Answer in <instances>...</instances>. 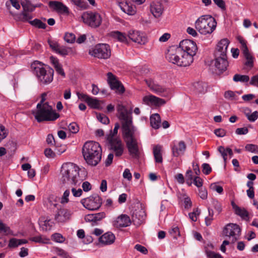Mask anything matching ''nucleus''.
<instances>
[{"instance_id":"9d476101","label":"nucleus","mask_w":258,"mask_h":258,"mask_svg":"<svg viewBox=\"0 0 258 258\" xmlns=\"http://www.w3.org/2000/svg\"><path fill=\"white\" fill-rule=\"evenodd\" d=\"M241 229L239 226L236 224L229 223L224 227L223 234L229 238H231L232 242H235L240 236Z\"/></svg>"},{"instance_id":"2eb2a0df","label":"nucleus","mask_w":258,"mask_h":258,"mask_svg":"<svg viewBox=\"0 0 258 258\" xmlns=\"http://www.w3.org/2000/svg\"><path fill=\"white\" fill-rule=\"evenodd\" d=\"M239 42L241 45V49L244 57L246 59L245 62V65L249 68H252L253 66V57L249 52L248 48L246 46V41L242 39H239Z\"/></svg>"},{"instance_id":"cd10ccee","label":"nucleus","mask_w":258,"mask_h":258,"mask_svg":"<svg viewBox=\"0 0 258 258\" xmlns=\"http://www.w3.org/2000/svg\"><path fill=\"white\" fill-rule=\"evenodd\" d=\"M161 150L162 146L159 145H156L153 148V152L156 163H161L163 161Z\"/></svg>"},{"instance_id":"37998d69","label":"nucleus","mask_w":258,"mask_h":258,"mask_svg":"<svg viewBox=\"0 0 258 258\" xmlns=\"http://www.w3.org/2000/svg\"><path fill=\"white\" fill-rule=\"evenodd\" d=\"M48 43L50 47L55 52L57 51L59 47L60 46L58 42L55 40L48 39Z\"/></svg>"},{"instance_id":"72a5a7b5","label":"nucleus","mask_w":258,"mask_h":258,"mask_svg":"<svg viewBox=\"0 0 258 258\" xmlns=\"http://www.w3.org/2000/svg\"><path fill=\"white\" fill-rule=\"evenodd\" d=\"M234 82H240L242 83L247 82L249 80V76L247 75H241L239 74H235L233 78Z\"/></svg>"},{"instance_id":"39448f33","label":"nucleus","mask_w":258,"mask_h":258,"mask_svg":"<svg viewBox=\"0 0 258 258\" xmlns=\"http://www.w3.org/2000/svg\"><path fill=\"white\" fill-rule=\"evenodd\" d=\"M31 69L41 84L47 85L53 81L54 71L52 69L44 67L43 64L38 61L31 64Z\"/></svg>"},{"instance_id":"f3484780","label":"nucleus","mask_w":258,"mask_h":258,"mask_svg":"<svg viewBox=\"0 0 258 258\" xmlns=\"http://www.w3.org/2000/svg\"><path fill=\"white\" fill-rule=\"evenodd\" d=\"M131 221L128 216L122 214L113 221V225L116 228L126 227L130 225Z\"/></svg>"},{"instance_id":"f03ea898","label":"nucleus","mask_w":258,"mask_h":258,"mask_svg":"<svg viewBox=\"0 0 258 258\" xmlns=\"http://www.w3.org/2000/svg\"><path fill=\"white\" fill-rule=\"evenodd\" d=\"M117 117L121 122L122 137L126 143L129 153L132 157L139 156L138 142L135 137L136 128L133 124L132 112L128 111L122 104L117 106Z\"/></svg>"},{"instance_id":"4d7b16f0","label":"nucleus","mask_w":258,"mask_h":258,"mask_svg":"<svg viewBox=\"0 0 258 258\" xmlns=\"http://www.w3.org/2000/svg\"><path fill=\"white\" fill-rule=\"evenodd\" d=\"M135 248L141 252V253L144 254H147L148 253V250L144 246H142L140 244H136L135 246Z\"/></svg>"},{"instance_id":"4be33fe9","label":"nucleus","mask_w":258,"mask_h":258,"mask_svg":"<svg viewBox=\"0 0 258 258\" xmlns=\"http://www.w3.org/2000/svg\"><path fill=\"white\" fill-rule=\"evenodd\" d=\"M163 6L161 3L152 2L150 6L151 12L156 18H159L163 13Z\"/></svg>"},{"instance_id":"4c0bfd02","label":"nucleus","mask_w":258,"mask_h":258,"mask_svg":"<svg viewBox=\"0 0 258 258\" xmlns=\"http://www.w3.org/2000/svg\"><path fill=\"white\" fill-rule=\"evenodd\" d=\"M71 48H67L65 46H60L58 49V50H57V51L56 52V53L63 56H65L67 55H68L69 52L71 51Z\"/></svg>"},{"instance_id":"bb28decb","label":"nucleus","mask_w":258,"mask_h":258,"mask_svg":"<svg viewBox=\"0 0 258 258\" xmlns=\"http://www.w3.org/2000/svg\"><path fill=\"white\" fill-rule=\"evenodd\" d=\"M120 7L123 12L128 15H133L136 12V7L127 2L120 3Z\"/></svg>"},{"instance_id":"a878e982","label":"nucleus","mask_w":258,"mask_h":258,"mask_svg":"<svg viewBox=\"0 0 258 258\" xmlns=\"http://www.w3.org/2000/svg\"><path fill=\"white\" fill-rule=\"evenodd\" d=\"M146 217L145 211L143 209H140L134 213L133 215V220L137 223V224L140 225L144 222Z\"/></svg>"},{"instance_id":"338daca9","label":"nucleus","mask_w":258,"mask_h":258,"mask_svg":"<svg viewBox=\"0 0 258 258\" xmlns=\"http://www.w3.org/2000/svg\"><path fill=\"white\" fill-rule=\"evenodd\" d=\"M192 183L198 187H202L203 185V180L199 176H196L194 178Z\"/></svg>"},{"instance_id":"4468645a","label":"nucleus","mask_w":258,"mask_h":258,"mask_svg":"<svg viewBox=\"0 0 258 258\" xmlns=\"http://www.w3.org/2000/svg\"><path fill=\"white\" fill-rule=\"evenodd\" d=\"M229 44V41L227 39L225 38L221 40L217 44L216 50L215 51V56H227V48Z\"/></svg>"},{"instance_id":"c756f323","label":"nucleus","mask_w":258,"mask_h":258,"mask_svg":"<svg viewBox=\"0 0 258 258\" xmlns=\"http://www.w3.org/2000/svg\"><path fill=\"white\" fill-rule=\"evenodd\" d=\"M31 12L29 11H22L17 15L18 19L23 22H29V20H31L33 17Z\"/></svg>"},{"instance_id":"412c9836","label":"nucleus","mask_w":258,"mask_h":258,"mask_svg":"<svg viewBox=\"0 0 258 258\" xmlns=\"http://www.w3.org/2000/svg\"><path fill=\"white\" fill-rule=\"evenodd\" d=\"M49 5L58 13L64 14H68L69 13L68 7L61 2L51 1L49 2Z\"/></svg>"},{"instance_id":"6e6552de","label":"nucleus","mask_w":258,"mask_h":258,"mask_svg":"<svg viewBox=\"0 0 258 258\" xmlns=\"http://www.w3.org/2000/svg\"><path fill=\"white\" fill-rule=\"evenodd\" d=\"M89 54L99 59H106L111 56V49L109 45L99 43L90 49Z\"/></svg>"},{"instance_id":"69168bd1","label":"nucleus","mask_w":258,"mask_h":258,"mask_svg":"<svg viewBox=\"0 0 258 258\" xmlns=\"http://www.w3.org/2000/svg\"><path fill=\"white\" fill-rule=\"evenodd\" d=\"M56 72L58 75H61L63 78L66 77L65 73L64 72L63 69L62 68L61 64H59L58 66H56L54 68Z\"/></svg>"},{"instance_id":"1a4fd4ad","label":"nucleus","mask_w":258,"mask_h":258,"mask_svg":"<svg viewBox=\"0 0 258 258\" xmlns=\"http://www.w3.org/2000/svg\"><path fill=\"white\" fill-rule=\"evenodd\" d=\"M82 18L83 22L92 28L98 27L101 24L102 19L97 13L86 12L83 14Z\"/></svg>"},{"instance_id":"aec40b11","label":"nucleus","mask_w":258,"mask_h":258,"mask_svg":"<svg viewBox=\"0 0 258 258\" xmlns=\"http://www.w3.org/2000/svg\"><path fill=\"white\" fill-rule=\"evenodd\" d=\"M143 101L147 105H154L156 106H161L165 104V100L157 97L153 95H149L145 96L143 99Z\"/></svg>"},{"instance_id":"6ab92c4d","label":"nucleus","mask_w":258,"mask_h":258,"mask_svg":"<svg viewBox=\"0 0 258 258\" xmlns=\"http://www.w3.org/2000/svg\"><path fill=\"white\" fill-rule=\"evenodd\" d=\"M215 66L220 72H223L227 70L229 65L227 56H215Z\"/></svg>"},{"instance_id":"c03bdc74","label":"nucleus","mask_w":258,"mask_h":258,"mask_svg":"<svg viewBox=\"0 0 258 258\" xmlns=\"http://www.w3.org/2000/svg\"><path fill=\"white\" fill-rule=\"evenodd\" d=\"M170 234L173 238L177 239V237L180 236V231L178 227H173L169 231Z\"/></svg>"},{"instance_id":"7c9ffc66","label":"nucleus","mask_w":258,"mask_h":258,"mask_svg":"<svg viewBox=\"0 0 258 258\" xmlns=\"http://www.w3.org/2000/svg\"><path fill=\"white\" fill-rule=\"evenodd\" d=\"M110 35L122 42H127V37L124 33H121L119 31H114L110 33Z\"/></svg>"},{"instance_id":"b1692460","label":"nucleus","mask_w":258,"mask_h":258,"mask_svg":"<svg viewBox=\"0 0 258 258\" xmlns=\"http://www.w3.org/2000/svg\"><path fill=\"white\" fill-rule=\"evenodd\" d=\"M146 84L154 92L161 95L166 92V89L158 84H155L151 80H146Z\"/></svg>"},{"instance_id":"e2e57ef3","label":"nucleus","mask_w":258,"mask_h":258,"mask_svg":"<svg viewBox=\"0 0 258 258\" xmlns=\"http://www.w3.org/2000/svg\"><path fill=\"white\" fill-rule=\"evenodd\" d=\"M207 255L208 258H223L221 254L211 251H207Z\"/></svg>"},{"instance_id":"5701e85b","label":"nucleus","mask_w":258,"mask_h":258,"mask_svg":"<svg viewBox=\"0 0 258 258\" xmlns=\"http://www.w3.org/2000/svg\"><path fill=\"white\" fill-rule=\"evenodd\" d=\"M186 149V145L182 141H180L177 145H174L172 147V152L173 156L178 157L183 154Z\"/></svg>"},{"instance_id":"9b49d317","label":"nucleus","mask_w":258,"mask_h":258,"mask_svg":"<svg viewBox=\"0 0 258 258\" xmlns=\"http://www.w3.org/2000/svg\"><path fill=\"white\" fill-rule=\"evenodd\" d=\"M81 202L86 209L93 211L98 210L101 207L102 199L99 196L96 195L83 199Z\"/></svg>"},{"instance_id":"ddd939ff","label":"nucleus","mask_w":258,"mask_h":258,"mask_svg":"<svg viewBox=\"0 0 258 258\" xmlns=\"http://www.w3.org/2000/svg\"><path fill=\"white\" fill-rule=\"evenodd\" d=\"M107 76V82L110 88L115 90L117 93H123L125 91L124 87L121 82L117 79L115 76L110 72L108 73Z\"/></svg>"},{"instance_id":"09e8293b","label":"nucleus","mask_w":258,"mask_h":258,"mask_svg":"<svg viewBox=\"0 0 258 258\" xmlns=\"http://www.w3.org/2000/svg\"><path fill=\"white\" fill-rule=\"evenodd\" d=\"M212 205L214 209L217 212L218 214H219L222 210V206L221 204L217 200L212 201Z\"/></svg>"},{"instance_id":"603ef678","label":"nucleus","mask_w":258,"mask_h":258,"mask_svg":"<svg viewBox=\"0 0 258 258\" xmlns=\"http://www.w3.org/2000/svg\"><path fill=\"white\" fill-rule=\"evenodd\" d=\"M236 94L232 91L228 90L224 93V97L227 99L233 100L235 99Z\"/></svg>"},{"instance_id":"bf43d9fd","label":"nucleus","mask_w":258,"mask_h":258,"mask_svg":"<svg viewBox=\"0 0 258 258\" xmlns=\"http://www.w3.org/2000/svg\"><path fill=\"white\" fill-rule=\"evenodd\" d=\"M248 120L250 122H254L258 118V112L257 111H254L251 114H250L247 117Z\"/></svg>"},{"instance_id":"774afa93","label":"nucleus","mask_w":258,"mask_h":258,"mask_svg":"<svg viewBox=\"0 0 258 258\" xmlns=\"http://www.w3.org/2000/svg\"><path fill=\"white\" fill-rule=\"evenodd\" d=\"M249 84L258 87V75H255L251 78Z\"/></svg>"},{"instance_id":"a18cd8bd","label":"nucleus","mask_w":258,"mask_h":258,"mask_svg":"<svg viewBox=\"0 0 258 258\" xmlns=\"http://www.w3.org/2000/svg\"><path fill=\"white\" fill-rule=\"evenodd\" d=\"M192 172L191 170H188L185 174L186 183L189 186H190L192 183Z\"/></svg>"},{"instance_id":"f8f14e48","label":"nucleus","mask_w":258,"mask_h":258,"mask_svg":"<svg viewBox=\"0 0 258 258\" xmlns=\"http://www.w3.org/2000/svg\"><path fill=\"white\" fill-rule=\"evenodd\" d=\"M107 141L109 144L110 149L114 152L115 156H121L124 150L121 141L119 139L112 138V136H108Z\"/></svg>"},{"instance_id":"3c124183","label":"nucleus","mask_w":258,"mask_h":258,"mask_svg":"<svg viewBox=\"0 0 258 258\" xmlns=\"http://www.w3.org/2000/svg\"><path fill=\"white\" fill-rule=\"evenodd\" d=\"M210 188L213 190L217 191L218 194H221L223 192V188L222 186L218 185L216 183H212L210 185Z\"/></svg>"},{"instance_id":"c9c22d12","label":"nucleus","mask_w":258,"mask_h":258,"mask_svg":"<svg viewBox=\"0 0 258 258\" xmlns=\"http://www.w3.org/2000/svg\"><path fill=\"white\" fill-rule=\"evenodd\" d=\"M87 103L91 108L97 109L99 108L100 103L99 101L95 98L90 97V99L88 100Z\"/></svg>"},{"instance_id":"5fc2aeb1","label":"nucleus","mask_w":258,"mask_h":258,"mask_svg":"<svg viewBox=\"0 0 258 258\" xmlns=\"http://www.w3.org/2000/svg\"><path fill=\"white\" fill-rule=\"evenodd\" d=\"M203 172L206 174L208 175L212 171V168L208 163H204L202 165Z\"/></svg>"},{"instance_id":"6e6d98bb","label":"nucleus","mask_w":258,"mask_h":258,"mask_svg":"<svg viewBox=\"0 0 258 258\" xmlns=\"http://www.w3.org/2000/svg\"><path fill=\"white\" fill-rule=\"evenodd\" d=\"M78 97V98L83 101H85L86 103L88 99H90V96H88L87 94H84L82 93H80L79 92H77L76 93Z\"/></svg>"},{"instance_id":"a19ab883","label":"nucleus","mask_w":258,"mask_h":258,"mask_svg":"<svg viewBox=\"0 0 258 258\" xmlns=\"http://www.w3.org/2000/svg\"><path fill=\"white\" fill-rule=\"evenodd\" d=\"M55 251L58 255L62 257V258L70 257V255L68 254V253L61 248L56 247L55 248Z\"/></svg>"},{"instance_id":"13d9d810","label":"nucleus","mask_w":258,"mask_h":258,"mask_svg":"<svg viewBox=\"0 0 258 258\" xmlns=\"http://www.w3.org/2000/svg\"><path fill=\"white\" fill-rule=\"evenodd\" d=\"M70 195V190L69 189H67L64 191L63 196L61 199V203L64 204L67 203L69 202L68 197Z\"/></svg>"},{"instance_id":"ea45409f","label":"nucleus","mask_w":258,"mask_h":258,"mask_svg":"<svg viewBox=\"0 0 258 258\" xmlns=\"http://www.w3.org/2000/svg\"><path fill=\"white\" fill-rule=\"evenodd\" d=\"M195 89L199 93H203L206 87V84L203 82H197L194 84Z\"/></svg>"},{"instance_id":"0e129e2a","label":"nucleus","mask_w":258,"mask_h":258,"mask_svg":"<svg viewBox=\"0 0 258 258\" xmlns=\"http://www.w3.org/2000/svg\"><path fill=\"white\" fill-rule=\"evenodd\" d=\"M95 223L98 221H100L103 218H105V214L104 212H100L98 213L94 214Z\"/></svg>"},{"instance_id":"f704fd0d","label":"nucleus","mask_w":258,"mask_h":258,"mask_svg":"<svg viewBox=\"0 0 258 258\" xmlns=\"http://www.w3.org/2000/svg\"><path fill=\"white\" fill-rule=\"evenodd\" d=\"M29 22L30 24L38 28L45 29L46 27V25L45 23L42 22L41 20L37 19H35L33 21H30Z\"/></svg>"},{"instance_id":"a211bd4d","label":"nucleus","mask_w":258,"mask_h":258,"mask_svg":"<svg viewBox=\"0 0 258 258\" xmlns=\"http://www.w3.org/2000/svg\"><path fill=\"white\" fill-rule=\"evenodd\" d=\"M71 214L66 209H58L54 216V220L58 223H63L67 221L70 218Z\"/></svg>"},{"instance_id":"e433bc0d","label":"nucleus","mask_w":258,"mask_h":258,"mask_svg":"<svg viewBox=\"0 0 258 258\" xmlns=\"http://www.w3.org/2000/svg\"><path fill=\"white\" fill-rule=\"evenodd\" d=\"M0 232H2L5 235H9L12 233V231L10 227L0 221Z\"/></svg>"},{"instance_id":"c85d7f7f","label":"nucleus","mask_w":258,"mask_h":258,"mask_svg":"<svg viewBox=\"0 0 258 258\" xmlns=\"http://www.w3.org/2000/svg\"><path fill=\"white\" fill-rule=\"evenodd\" d=\"M150 124L154 129H158L160 126L161 118L159 114L155 113L150 116Z\"/></svg>"},{"instance_id":"423d86ee","label":"nucleus","mask_w":258,"mask_h":258,"mask_svg":"<svg viewBox=\"0 0 258 258\" xmlns=\"http://www.w3.org/2000/svg\"><path fill=\"white\" fill-rule=\"evenodd\" d=\"M36 108L37 110L33 111L32 114L38 122L54 121L59 117V114L53 110L48 102H45L43 105L37 104Z\"/></svg>"},{"instance_id":"393cba45","label":"nucleus","mask_w":258,"mask_h":258,"mask_svg":"<svg viewBox=\"0 0 258 258\" xmlns=\"http://www.w3.org/2000/svg\"><path fill=\"white\" fill-rule=\"evenodd\" d=\"M115 239L114 235L110 232H108L100 236L99 240V242L102 244L109 245L114 242Z\"/></svg>"},{"instance_id":"8fccbe9b","label":"nucleus","mask_w":258,"mask_h":258,"mask_svg":"<svg viewBox=\"0 0 258 258\" xmlns=\"http://www.w3.org/2000/svg\"><path fill=\"white\" fill-rule=\"evenodd\" d=\"M64 39L67 42L72 43L75 40V36L73 33H67L65 34Z\"/></svg>"},{"instance_id":"0eeeda50","label":"nucleus","mask_w":258,"mask_h":258,"mask_svg":"<svg viewBox=\"0 0 258 258\" xmlns=\"http://www.w3.org/2000/svg\"><path fill=\"white\" fill-rule=\"evenodd\" d=\"M216 26L215 19L209 15L201 16L195 22L196 29L203 35L211 34Z\"/></svg>"},{"instance_id":"de8ad7c7","label":"nucleus","mask_w":258,"mask_h":258,"mask_svg":"<svg viewBox=\"0 0 258 258\" xmlns=\"http://www.w3.org/2000/svg\"><path fill=\"white\" fill-rule=\"evenodd\" d=\"M52 239L59 243H62L65 238L62 236V235L59 233H54L52 235Z\"/></svg>"},{"instance_id":"473e14b6","label":"nucleus","mask_w":258,"mask_h":258,"mask_svg":"<svg viewBox=\"0 0 258 258\" xmlns=\"http://www.w3.org/2000/svg\"><path fill=\"white\" fill-rule=\"evenodd\" d=\"M21 4L23 8V11L33 12L35 9V7L28 1L24 0L22 1Z\"/></svg>"},{"instance_id":"052dcab7","label":"nucleus","mask_w":258,"mask_h":258,"mask_svg":"<svg viewBox=\"0 0 258 258\" xmlns=\"http://www.w3.org/2000/svg\"><path fill=\"white\" fill-rule=\"evenodd\" d=\"M248 132V130L246 127L237 128L235 131V133L238 135H246Z\"/></svg>"},{"instance_id":"79ce46f5","label":"nucleus","mask_w":258,"mask_h":258,"mask_svg":"<svg viewBox=\"0 0 258 258\" xmlns=\"http://www.w3.org/2000/svg\"><path fill=\"white\" fill-rule=\"evenodd\" d=\"M245 149L246 151L252 153H258V146L254 144H247Z\"/></svg>"},{"instance_id":"49530a36","label":"nucleus","mask_w":258,"mask_h":258,"mask_svg":"<svg viewBox=\"0 0 258 258\" xmlns=\"http://www.w3.org/2000/svg\"><path fill=\"white\" fill-rule=\"evenodd\" d=\"M69 131L73 134L77 133L79 131V127L76 122H72L68 126Z\"/></svg>"},{"instance_id":"58836bf2","label":"nucleus","mask_w":258,"mask_h":258,"mask_svg":"<svg viewBox=\"0 0 258 258\" xmlns=\"http://www.w3.org/2000/svg\"><path fill=\"white\" fill-rule=\"evenodd\" d=\"M96 116L98 120L101 123L107 124L109 122V119L107 116L104 114L97 113Z\"/></svg>"},{"instance_id":"2f4dec72","label":"nucleus","mask_w":258,"mask_h":258,"mask_svg":"<svg viewBox=\"0 0 258 258\" xmlns=\"http://www.w3.org/2000/svg\"><path fill=\"white\" fill-rule=\"evenodd\" d=\"M235 214L244 220L248 219V212L243 208L239 207L234 211Z\"/></svg>"},{"instance_id":"f257e3e1","label":"nucleus","mask_w":258,"mask_h":258,"mask_svg":"<svg viewBox=\"0 0 258 258\" xmlns=\"http://www.w3.org/2000/svg\"><path fill=\"white\" fill-rule=\"evenodd\" d=\"M198 50L196 43L190 40L180 41L179 47L171 46L166 53L165 58L168 61L178 67H186L194 61L193 57Z\"/></svg>"},{"instance_id":"680f3d73","label":"nucleus","mask_w":258,"mask_h":258,"mask_svg":"<svg viewBox=\"0 0 258 258\" xmlns=\"http://www.w3.org/2000/svg\"><path fill=\"white\" fill-rule=\"evenodd\" d=\"M72 2L76 6L83 8L85 9L86 4L83 0H72Z\"/></svg>"},{"instance_id":"dca6fc26","label":"nucleus","mask_w":258,"mask_h":258,"mask_svg":"<svg viewBox=\"0 0 258 258\" xmlns=\"http://www.w3.org/2000/svg\"><path fill=\"white\" fill-rule=\"evenodd\" d=\"M127 36L133 42L140 44H144L147 42V38L145 35L138 31H130Z\"/></svg>"},{"instance_id":"7ed1b4c3","label":"nucleus","mask_w":258,"mask_h":258,"mask_svg":"<svg viewBox=\"0 0 258 258\" xmlns=\"http://www.w3.org/2000/svg\"><path fill=\"white\" fill-rule=\"evenodd\" d=\"M82 154L88 165L96 166L101 160L102 149L98 143L89 141L84 144Z\"/></svg>"},{"instance_id":"864d4df0","label":"nucleus","mask_w":258,"mask_h":258,"mask_svg":"<svg viewBox=\"0 0 258 258\" xmlns=\"http://www.w3.org/2000/svg\"><path fill=\"white\" fill-rule=\"evenodd\" d=\"M19 242V240L18 239L12 238L10 239L8 246L10 248H15L20 245V244H18Z\"/></svg>"},{"instance_id":"20e7f679","label":"nucleus","mask_w":258,"mask_h":258,"mask_svg":"<svg viewBox=\"0 0 258 258\" xmlns=\"http://www.w3.org/2000/svg\"><path fill=\"white\" fill-rule=\"evenodd\" d=\"M80 168L72 163L63 164L61 166V180L63 183L69 185H80L84 180L79 173Z\"/></svg>"}]
</instances>
